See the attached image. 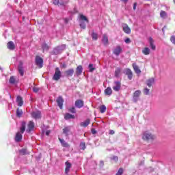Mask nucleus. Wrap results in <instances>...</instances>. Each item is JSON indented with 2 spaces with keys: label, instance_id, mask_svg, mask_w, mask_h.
I'll return each mask as SVG.
<instances>
[{
  "label": "nucleus",
  "instance_id": "7",
  "mask_svg": "<svg viewBox=\"0 0 175 175\" xmlns=\"http://www.w3.org/2000/svg\"><path fill=\"white\" fill-rule=\"evenodd\" d=\"M125 75L128 77L129 80H132V78L133 77V72L132 70L129 68L125 69Z\"/></svg>",
  "mask_w": 175,
  "mask_h": 175
},
{
  "label": "nucleus",
  "instance_id": "9",
  "mask_svg": "<svg viewBox=\"0 0 175 175\" xmlns=\"http://www.w3.org/2000/svg\"><path fill=\"white\" fill-rule=\"evenodd\" d=\"M113 91L118 92L121 89V82L120 81H115L114 85L113 86Z\"/></svg>",
  "mask_w": 175,
  "mask_h": 175
},
{
  "label": "nucleus",
  "instance_id": "50",
  "mask_svg": "<svg viewBox=\"0 0 175 175\" xmlns=\"http://www.w3.org/2000/svg\"><path fill=\"white\" fill-rule=\"evenodd\" d=\"M125 43L126 44H129L131 43V38H126L125 40H124Z\"/></svg>",
  "mask_w": 175,
  "mask_h": 175
},
{
  "label": "nucleus",
  "instance_id": "22",
  "mask_svg": "<svg viewBox=\"0 0 175 175\" xmlns=\"http://www.w3.org/2000/svg\"><path fill=\"white\" fill-rule=\"evenodd\" d=\"M151 50L148 47H145L142 49V53L144 55H150Z\"/></svg>",
  "mask_w": 175,
  "mask_h": 175
},
{
  "label": "nucleus",
  "instance_id": "20",
  "mask_svg": "<svg viewBox=\"0 0 175 175\" xmlns=\"http://www.w3.org/2000/svg\"><path fill=\"white\" fill-rule=\"evenodd\" d=\"M102 42L105 46H107V44H109V37H107V35L104 34L103 36Z\"/></svg>",
  "mask_w": 175,
  "mask_h": 175
},
{
  "label": "nucleus",
  "instance_id": "48",
  "mask_svg": "<svg viewBox=\"0 0 175 175\" xmlns=\"http://www.w3.org/2000/svg\"><path fill=\"white\" fill-rule=\"evenodd\" d=\"M53 5L59 6V0H54L53 1Z\"/></svg>",
  "mask_w": 175,
  "mask_h": 175
},
{
  "label": "nucleus",
  "instance_id": "14",
  "mask_svg": "<svg viewBox=\"0 0 175 175\" xmlns=\"http://www.w3.org/2000/svg\"><path fill=\"white\" fill-rule=\"evenodd\" d=\"M75 106L76 107H78V109H81V107H83V106H84V101H83L82 100H77L75 101Z\"/></svg>",
  "mask_w": 175,
  "mask_h": 175
},
{
  "label": "nucleus",
  "instance_id": "3",
  "mask_svg": "<svg viewBox=\"0 0 175 175\" xmlns=\"http://www.w3.org/2000/svg\"><path fill=\"white\" fill-rule=\"evenodd\" d=\"M66 44H62L59 46H56L53 51V54L55 55H57V54H59L61 51H64V50H66Z\"/></svg>",
  "mask_w": 175,
  "mask_h": 175
},
{
  "label": "nucleus",
  "instance_id": "42",
  "mask_svg": "<svg viewBox=\"0 0 175 175\" xmlns=\"http://www.w3.org/2000/svg\"><path fill=\"white\" fill-rule=\"evenodd\" d=\"M124 173V169L120 168L116 175H122Z\"/></svg>",
  "mask_w": 175,
  "mask_h": 175
},
{
  "label": "nucleus",
  "instance_id": "5",
  "mask_svg": "<svg viewBox=\"0 0 175 175\" xmlns=\"http://www.w3.org/2000/svg\"><path fill=\"white\" fill-rule=\"evenodd\" d=\"M140 95H142V91L136 90L134 92V93L133 94V102H135V103H136V102H137V100H139V98Z\"/></svg>",
  "mask_w": 175,
  "mask_h": 175
},
{
  "label": "nucleus",
  "instance_id": "16",
  "mask_svg": "<svg viewBox=\"0 0 175 175\" xmlns=\"http://www.w3.org/2000/svg\"><path fill=\"white\" fill-rule=\"evenodd\" d=\"M90 122H91V120L87 119L84 122H82L80 123V126H82L83 128H87V126L90 125Z\"/></svg>",
  "mask_w": 175,
  "mask_h": 175
},
{
  "label": "nucleus",
  "instance_id": "11",
  "mask_svg": "<svg viewBox=\"0 0 175 175\" xmlns=\"http://www.w3.org/2000/svg\"><path fill=\"white\" fill-rule=\"evenodd\" d=\"M74 73L75 70L73 68L68 69L64 72V75H66L67 77H72Z\"/></svg>",
  "mask_w": 175,
  "mask_h": 175
},
{
  "label": "nucleus",
  "instance_id": "15",
  "mask_svg": "<svg viewBox=\"0 0 175 175\" xmlns=\"http://www.w3.org/2000/svg\"><path fill=\"white\" fill-rule=\"evenodd\" d=\"M132 66L134 69V72L135 73H137V75H140V73H142V70H140L139 66H137V64H136V63H133Z\"/></svg>",
  "mask_w": 175,
  "mask_h": 175
},
{
  "label": "nucleus",
  "instance_id": "13",
  "mask_svg": "<svg viewBox=\"0 0 175 175\" xmlns=\"http://www.w3.org/2000/svg\"><path fill=\"white\" fill-rule=\"evenodd\" d=\"M21 140H23V134L20 132H17L15 135V142H16V143H20Z\"/></svg>",
  "mask_w": 175,
  "mask_h": 175
},
{
  "label": "nucleus",
  "instance_id": "1",
  "mask_svg": "<svg viewBox=\"0 0 175 175\" xmlns=\"http://www.w3.org/2000/svg\"><path fill=\"white\" fill-rule=\"evenodd\" d=\"M155 139H157L155 135L151 133L150 131H144L142 133V139L144 142H153Z\"/></svg>",
  "mask_w": 175,
  "mask_h": 175
},
{
  "label": "nucleus",
  "instance_id": "56",
  "mask_svg": "<svg viewBox=\"0 0 175 175\" xmlns=\"http://www.w3.org/2000/svg\"><path fill=\"white\" fill-rule=\"evenodd\" d=\"M62 68H64V69L66 68V64H62Z\"/></svg>",
  "mask_w": 175,
  "mask_h": 175
},
{
  "label": "nucleus",
  "instance_id": "24",
  "mask_svg": "<svg viewBox=\"0 0 175 175\" xmlns=\"http://www.w3.org/2000/svg\"><path fill=\"white\" fill-rule=\"evenodd\" d=\"M83 73V66H78L76 69V75L77 76H80Z\"/></svg>",
  "mask_w": 175,
  "mask_h": 175
},
{
  "label": "nucleus",
  "instance_id": "41",
  "mask_svg": "<svg viewBox=\"0 0 175 175\" xmlns=\"http://www.w3.org/2000/svg\"><path fill=\"white\" fill-rule=\"evenodd\" d=\"M100 113H105V112L106 111V106H105V105H101V106L100 107Z\"/></svg>",
  "mask_w": 175,
  "mask_h": 175
},
{
  "label": "nucleus",
  "instance_id": "35",
  "mask_svg": "<svg viewBox=\"0 0 175 175\" xmlns=\"http://www.w3.org/2000/svg\"><path fill=\"white\" fill-rule=\"evenodd\" d=\"M28 152V150L26 148H23L19 150V154L21 155H25Z\"/></svg>",
  "mask_w": 175,
  "mask_h": 175
},
{
  "label": "nucleus",
  "instance_id": "40",
  "mask_svg": "<svg viewBox=\"0 0 175 175\" xmlns=\"http://www.w3.org/2000/svg\"><path fill=\"white\" fill-rule=\"evenodd\" d=\"M80 18H81V20H82L83 21H86V23H90V21H88V18H87V16H85L83 14L80 15Z\"/></svg>",
  "mask_w": 175,
  "mask_h": 175
},
{
  "label": "nucleus",
  "instance_id": "45",
  "mask_svg": "<svg viewBox=\"0 0 175 175\" xmlns=\"http://www.w3.org/2000/svg\"><path fill=\"white\" fill-rule=\"evenodd\" d=\"M68 111H70V113H76V109L75 108V107H71L68 109Z\"/></svg>",
  "mask_w": 175,
  "mask_h": 175
},
{
  "label": "nucleus",
  "instance_id": "44",
  "mask_svg": "<svg viewBox=\"0 0 175 175\" xmlns=\"http://www.w3.org/2000/svg\"><path fill=\"white\" fill-rule=\"evenodd\" d=\"M88 68L90 69V72H92L93 70H95V68H94V64H89Z\"/></svg>",
  "mask_w": 175,
  "mask_h": 175
},
{
  "label": "nucleus",
  "instance_id": "32",
  "mask_svg": "<svg viewBox=\"0 0 175 175\" xmlns=\"http://www.w3.org/2000/svg\"><path fill=\"white\" fill-rule=\"evenodd\" d=\"M92 39L93 40H98V33H95L94 30L92 32Z\"/></svg>",
  "mask_w": 175,
  "mask_h": 175
},
{
  "label": "nucleus",
  "instance_id": "58",
  "mask_svg": "<svg viewBox=\"0 0 175 175\" xmlns=\"http://www.w3.org/2000/svg\"><path fill=\"white\" fill-rule=\"evenodd\" d=\"M122 2H124L125 3H126V2H128V0H121Z\"/></svg>",
  "mask_w": 175,
  "mask_h": 175
},
{
  "label": "nucleus",
  "instance_id": "52",
  "mask_svg": "<svg viewBox=\"0 0 175 175\" xmlns=\"http://www.w3.org/2000/svg\"><path fill=\"white\" fill-rule=\"evenodd\" d=\"M91 132H92V135L96 134V131L95 130V129H92Z\"/></svg>",
  "mask_w": 175,
  "mask_h": 175
},
{
  "label": "nucleus",
  "instance_id": "51",
  "mask_svg": "<svg viewBox=\"0 0 175 175\" xmlns=\"http://www.w3.org/2000/svg\"><path fill=\"white\" fill-rule=\"evenodd\" d=\"M33 92H39V88H33Z\"/></svg>",
  "mask_w": 175,
  "mask_h": 175
},
{
  "label": "nucleus",
  "instance_id": "39",
  "mask_svg": "<svg viewBox=\"0 0 175 175\" xmlns=\"http://www.w3.org/2000/svg\"><path fill=\"white\" fill-rule=\"evenodd\" d=\"M79 147L81 150H83L84 151V150L87 148V146H85V142H81L79 144Z\"/></svg>",
  "mask_w": 175,
  "mask_h": 175
},
{
  "label": "nucleus",
  "instance_id": "2",
  "mask_svg": "<svg viewBox=\"0 0 175 175\" xmlns=\"http://www.w3.org/2000/svg\"><path fill=\"white\" fill-rule=\"evenodd\" d=\"M62 77V73L61 72V70H59V68H56L55 70V73L53 77V80L55 81H58L59 79Z\"/></svg>",
  "mask_w": 175,
  "mask_h": 175
},
{
  "label": "nucleus",
  "instance_id": "4",
  "mask_svg": "<svg viewBox=\"0 0 175 175\" xmlns=\"http://www.w3.org/2000/svg\"><path fill=\"white\" fill-rule=\"evenodd\" d=\"M35 62L39 69H42V68H43V58L40 57V56H36Z\"/></svg>",
  "mask_w": 175,
  "mask_h": 175
},
{
  "label": "nucleus",
  "instance_id": "46",
  "mask_svg": "<svg viewBox=\"0 0 175 175\" xmlns=\"http://www.w3.org/2000/svg\"><path fill=\"white\" fill-rule=\"evenodd\" d=\"M80 27L81 28H82V29H85L87 26L84 22H81L80 24Z\"/></svg>",
  "mask_w": 175,
  "mask_h": 175
},
{
  "label": "nucleus",
  "instance_id": "28",
  "mask_svg": "<svg viewBox=\"0 0 175 175\" xmlns=\"http://www.w3.org/2000/svg\"><path fill=\"white\" fill-rule=\"evenodd\" d=\"M105 94L107 96L111 95V94H113V90H111V88L108 87L107 89H105Z\"/></svg>",
  "mask_w": 175,
  "mask_h": 175
},
{
  "label": "nucleus",
  "instance_id": "36",
  "mask_svg": "<svg viewBox=\"0 0 175 175\" xmlns=\"http://www.w3.org/2000/svg\"><path fill=\"white\" fill-rule=\"evenodd\" d=\"M21 116H23V110L18 108L16 110V116L20 118Z\"/></svg>",
  "mask_w": 175,
  "mask_h": 175
},
{
  "label": "nucleus",
  "instance_id": "57",
  "mask_svg": "<svg viewBox=\"0 0 175 175\" xmlns=\"http://www.w3.org/2000/svg\"><path fill=\"white\" fill-rule=\"evenodd\" d=\"M100 165H102V166H103V165H105V163L103 162V161H100Z\"/></svg>",
  "mask_w": 175,
  "mask_h": 175
},
{
  "label": "nucleus",
  "instance_id": "19",
  "mask_svg": "<svg viewBox=\"0 0 175 175\" xmlns=\"http://www.w3.org/2000/svg\"><path fill=\"white\" fill-rule=\"evenodd\" d=\"M123 31L125 33L129 34L131 33V28H129V26L126 23H124L123 25Z\"/></svg>",
  "mask_w": 175,
  "mask_h": 175
},
{
  "label": "nucleus",
  "instance_id": "38",
  "mask_svg": "<svg viewBox=\"0 0 175 175\" xmlns=\"http://www.w3.org/2000/svg\"><path fill=\"white\" fill-rule=\"evenodd\" d=\"M166 16H167L166 12L161 10L160 12V16L161 17V18H166Z\"/></svg>",
  "mask_w": 175,
  "mask_h": 175
},
{
  "label": "nucleus",
  "instance_id": "18",
  "mask_svg": "<svg viewBox=\"0 0 175 175\" xmlns=\"http://www.w3.org/2000/svg\"><path fill=\"white\" fill-rule=\"evenodd\" d=\"M7 47L9 50H14V49H16V45H14L13 41H10L7 44Z\"/></svg>",
  "mask_w": 175,
  "mask_h": 175
},
{
  "label": "nucleus",
  "instance_id": "8",
  "mask_svg": "<svg viewBox=\"0 0 175 175\" xmlns=\"http://www.w3.org/2000/svg\"><path fill=\"white\" fill-rule=\"evenodd\" d=\"M42 116V113L40 111H33L31 113V117L32 118H34L35 120H39Z\"/></svg>",
  "mask_w": 175,
  "mask_h": 175
},
{
  "label": "nucleus",
  "instance_id": "21",
  "mask_svg": "<svg viewBox=\"0 0 175 175\" xmlns=\"http://www.w3.org/2000/svg\"><path fill=\"white\" fill-rule=\"evenodd\" d=\"M16 103H18V106L21 107L24 105V101L23 100V97L18 96L16 98Z\"/></svg>",
  "mask_w": 175,
  "mask_h": 175
},
{
  "label": "nucleus",
  "instance_id": "43",
  "mask_svg": "<svg viewBox=\"0 0 175 175\" xmlns=\"http://www.w3.org/2000/svg\"><path fill=\"white\" fill-rule=\"evenodd\" d=\"M144 95H149L150 94V89L146 88L144 89Z\"/></svg>",
  "mask_w": 175,
  "mask_h": 175
},
{
  "label": "nucleus",
  "instance_id": "10",
  "mask_svg": "<svg viewBox=\"0 0 175 175\" xmlns=\"http://www.w3.org/2000/svg\"><path fill=\"white\" fill-rule=\"evenodd\" d=\"M122 52V48H121V46L118 45L117 46L115 49L113 50V53L115 54V55H120L121 53Z\"/></svg>",
  "mask_w": 175,
  "mask_h": 175
},
{
  "label": "nucleus",
  "instance_id": "29",
  "mask_svg": "<svg viewBox=\"0 0 175 175\" xmlns=\"http://www.w3.org/2000/svg\"><path fill=\"white\" fill-rule=\"evenodd\" d=\"M69 132H70V127H64L63 129V133L66 135V136H68L69 135Z\"/></svg>",
  "mask_w": 175,
  "mask_h": 175
},
{
  "label": "nucleus",
  "instance_id": "27",
  "mask_svg": "<svg viewBox=\"0 0 175 175\" xmlns=\"http://www.w3.org/2000/svg\"><path fill=\"white\" fill-rule=\"evenodd\" d=\"M149 43L152 50H155V49H157V47L154 44V40L151 37L149 38Z\"/></svg>",
  "mask_w": 175,
  "mask_h": 175
},
{
  "label": "nucleus",
  "instance_id": "54",
  "mask_svg": "<svg viewBox=\"0 0 175 175\" xmlns=\"http://www.w3.org/2000/svg\"><path fill=\"white\" fill-rule=\"evenodd\" d=\"M45 135H46V136H49V135H50V131H46Z\"/></svg>",
  "mask_w": 175,
  "mask_h": 175
},
{
  "label": "nucleus",
  "instance_id": "6",
  "mask_svg": "<svg viewBox=\"0 0 175 175\" xmlns=\"http://www.w3.org/2000/svg\"><path fill=\"white\" fill-rule=\"evenodd\" d=\"M35 129V123L32 121H29L27 124V132H32Z\"/></svg>",
  "mask_w": 175,
  "mask_h": 175
},
{
  "label": "nucleus",
  "instance_id": "49",
  "mask_svg": "<svg viewBox=\"0 0 175 175\" xmlns=\"http://www.w3.org/2000/svg\"><path fill=\"white\" fill-rule=\"evenodd\" d=\"M112 161H114V162H118V157L117 156H113L112 157Z\"/></svg>",
  "mask_w": 175,
  "mask_h": 175
},
{
  "label": "nucleus",
  "instance_id": "26",
  "mask_svg": "<svg viewBox=\"0 0 175 175\" xmlns=\"http://www.w3.org/2000/svg\"><path fill=\"white\" fill-rule=\"evenodd\" d=\"M59 140L63 147H66V148L70 147L69 144H68L66 142H65V140H64L61 138H59Z\"/></svg>",
  "mask_w": 175,
  "mask_h": 175
},
{
  "label": "nucleus",
  "instance_id": "53",
  "mask_svg": "<svg viewBox=\"0 0 175 175\" xmlns=\"http://www.w3.org/2000/svg\"><path fill=\"white\" fill-rule=\"evenodd\" d=\"M114 133H116V132L113 130L109 131V135H114Z\"/></svg>",
  "mask_w": 175,
  "mask_h": 175
},
{
  "label": "nucleus",
  "instance_id": "25",
  "mask_svg": "<svg viewBox=\"0 0 175 175\" xmlns=\"http://www.w3.org/2000/svg\"><path fill=\"white\" fill-rule=\"evenodd\" d=\"M27 126V122H25V121H23L21 122V133H24V132H25V128Z\"/></svg>",
  "mask_w": 175,
  "mask_h": 175
},
{
  "label": "nucleus",
  "instance_id": "30",
  "mask_svg": "<svg viewBox=\"0 0 175 175\" xmlns=\"http://www.w3.org/2000/svg\"><path fill=\"white\" fill-rule=\"evenodd\" d=\"M18 70L21 75V76H24V67H23V65H20L18 67Z\"/></svg>",
  "mask_w": 175,
  "mask_h": 175
},
{
  "label": "nucleus",
  "instance_id": "31",
  "mask_svg": "<svg viewBox=\"0 0 175 175\" xmlns=\"http://www.w3.org/2000/svg\"><path fill=\"white\" fill-rule=\"evenodd\" d=\"M66 120L75 119V116L69 113H66L64 116Z\"/></svg>",
  "mask_w": 175,
  "mask_h": 175
},
{
  "label": "nucleus",
  "instance_id": "37",
  "mask_svg": "<svg viewBox=\"0 0 175 175\" xmlns=\"http://www.w3.org/2000/svg\"><path fill=\"white\" fill-rule=\"evenodd\" d=\"M10 84H15L16 83V77L12 76L10 78Z\"/></svg>",
  "mask_w": 175,
  "mask_h": 175
},
{
  "label": "nucleus",
  "instance_id": "12",
  "mask_svg": "<svg viewBox=\"0 0 175 175\" xmlns=\"http://www.w3.org/2000/svg\"><path fill=\"white\" fill-rule=\"evenodd\" d=\"M57 106L59 109H62V106H64V98L62 96H59L57 99Z\"/></svg>",
  "mask_w": 175,
  "mask_h": 175
},
{
  "label": "nucleus",
  "instance_id": "33",
  "mask_svg": "<svg viewBox=\"0 0 175 175\" xmlns=\"http://www.w3.org/2000/svg\"><path fill=\"white\" fill-rule=\"evenodd\" d=\"M121 73V68H117L115 70V77H120Z\"/></svg>",
  "mask_w": 175,
  "mask_h": 175
},
{
  "label": "nucleus",
  "instance_id": "17",
  "mask_svg": "<svg viewBox=\"0 0 175 175\" xmlns=\"http://www.w3.org/2000/svg\"><path fill=\"white\" fill-rule=\"evenodd\" d=\"M66 167H65V174H68L70 170V167H72V163H69L68 161H66L65 163Z\"/></svg>",
  "mask_w": 175,
  "mask_h": 175
},
{
  "label": "nucleus",
  "instance_id": "55",
  "mask_svg": "<svg viewBox=\"0 0 175 175\" xmlns=\"http://www.w3.org/2000/svg\"><path fill=\"white\" fill-rule=\"evenodd\" d=\"M136 5H137L136 3H135L134 5H133V10H136Z\"/></svg>",
  "mask_w": 175,
  "mask_h": 175
},
{
  "label": "nucleus",
  "instance_id": "47",
  "mask_svg": "<svg viewBox=\"0 0 175 175\" xmlns=\"http://www.w3.org/2000/svg\"><path fill=\"white\" fill-rule=\"evenodd\" d=\"M66 2H64V1H59V6H65V5H66Z\"/></svg>",
  "mask_w": 175,
  "mask_h": 175
},
{
  "label": "nucleus",
  "instance_id": "34",
  "mask_svg": "<svg viewBox=\"0 0 175 175\" xmlns=\"http://www.w3.org/2000/svg\"><path fill=\"white\" fill-rule=\"evenodd\" d=\"M42 49L43 51H49V44H47L46 43L42 44Z\"/></svg>",
  "mask_w": 175,
  "mask_h": 175
},
{
  "label": "nucleus",
  "instance_id": "23",
  "mask_svg": "<svg viewBox=\"0 0 175 175\" xmlns=\"http://www.w3.org/2000/svg\"><path fill=\"white\" fill-rule=\"evenodd\" d=\"M154 83H155V79L154 78H150L146 81V85L150 88L152 87V84H154Z\"/></svg>",
  "mask_w": 175,
  "mask_h": 175
}]
</instances>
